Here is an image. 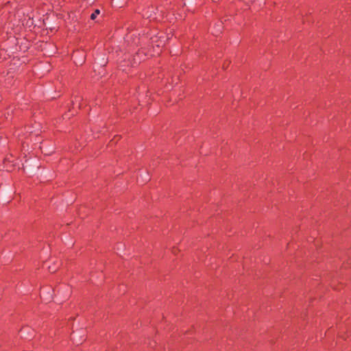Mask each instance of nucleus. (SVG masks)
<instances>
[{"instance_id":"obj_1","label":"nucleus","mask_w":351,"mask_h":351,"mask_svg":"<svg viewBox=\"0 0 351 351\" xmlns=\"http://www.w3.org/2000/svg\"><path fill=\"white\" fill-rule=\"evenodd\" d=\"M99 13H100L99 10H98V9L95 10V12L91 14L90 19L92 20H94Z\"/></svg>"}]
</instances>
